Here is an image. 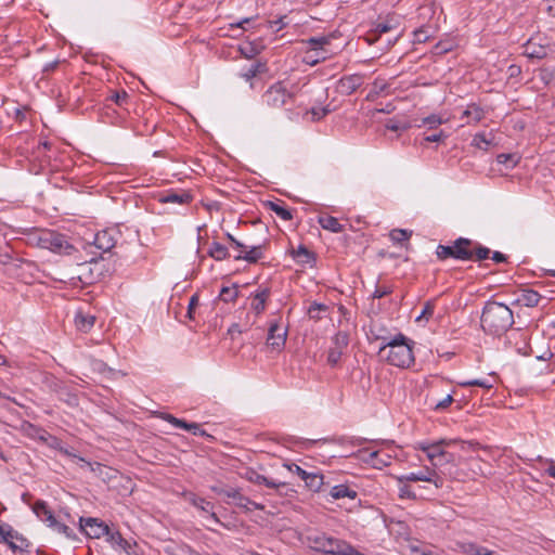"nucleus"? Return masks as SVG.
<instances>
[{
    "label": "nucleus",
    "mask_w": 555,
    "mask_h": 555,
    "mask_svg": "<svg viewBox=\"0 0 555 555\" xmlns=\"http://www.w3.org/2000/svg\"><path fill=\"white\" fill-rule=\"evenodd\" d=\"M485 333L501 336L514 324L513 311L504 304L487 301L480 317Z\"/></svg>",
    "instance_id": "obj_1"
},
{
    "label": "nucleus",
    "mask_w": 555,
    "mask_h": 555,
    "mask_svg": "<svg viewBox=\"0 0 555 555\" xmlns=\"http://www.w3.org/2000/svg\"><path fill=\"white\" fill-rule=\"evenodd\" d=\"M413 344L405 335L398 333L389 343L379 346L378 356L393 366L410 367L414 363Z\"/></svg>",
    "instance_id": "obj_2"
},
{
    "label": "nucleus",
    "mask_w": 555,
    "mask_h": 555,
    "mask_svg": "<svg viewBox=\"0 0 555 555\" xmlns=\"http://www.w3.org/2000/svg\"><path fill=\"white\" fill-rule=\"evenodd\" d=\"M306 539L309 547L315 552L330 555H352L354 553V547L351 544L324 532H310Z\"/></svg>",
    "instance_id": "obj_3"
},
{
    "label": "nucleus",
    "mask_w": 555,
    "mask_h": 555,
    "mask_svg": "<svg viewBox=\"0 0 555 555\" xmlns=\"http://www.w3.org/2000/svg\"><path fill=\"white\" fill-rule=\"evenodd\" d=\"M469 245L470 238L459 237L454 240L450 245L439 244L436 248V256L441 261L449 258L467 261L470 258V254L466 247Z\"/></svg>",
    "instance_id": "obj_4"
},
{
    "label": "nucleus",
    "mask_w": 555,
    "mask_h": 555,
    "mask_svg": "<svg viewBox=\"0 0 555 555\" xmlns=\"http://www.w3.org/2000/svg\"><path fill=\"white\" fill-rule=\"evenodd\" d=\"M447 119L442 118L441 115L431 114L421 119V122L416 127H426L429 131L424 133L423 140L425 142H441L444 141L449 135L443 130L438 129L440 125L444 124Z\"/></svg>",
    "instance_id": "obj_5"
},
{
    "label": "nucleus",
    "mask_w": 555,
    "mask_h": 555,
    "mask_svg": "<svg viewBox=\"0 0 555 555\" xmlns=\"http://www.w3.org/2000/svg\"><path fill=\"white\" fill-rule=\"evenodd\" d=\"M292 98H293V94L287 91L286 87L281 81L273 83L262 94L263 103H266L268 106L273 107V108L282 107Z\"/></svg>",
    "instance_id": "obj_6"
},
{
    "label": "nucleus",
    "mask_w": 555,
    "mask_h": 555,
    "mask_svg": "<svg viewBox=\"0 0 555 555\" xmlns=\"http://www.w3.org/2000/svg\"><path fill=\"white\" fill-rule=\"evenodd\" d=\"M40 242L44 248L53 253L69 255L74 246L69 244L66 236L56 232H47L40 237Z\"/></svg>",
    "instance_id": "obj_7"
},
{
    "label": "nucleus",
    "mask_w": 555,
    "mask_h": 555,
    "mask_svg": "<svg viewBox=\"0 0 555 555\" xmlns=\"http://www.w3.org/2000/svg\"><path fill=\"white\" fill-rule=\"evenodd\" d=\"M80 530L91 539H100L109 533L108 526L100 520L99 518L93 517H80L79 519Z\"/></svg>",
    "instance_id": "obj_8"
},
{
    "label": "nucleus",
    "mask_w": 555,
    "mask_h": 555,
    "mask_svg": "<svg viewBox=\"0 0 555 555\" xmlns=\"http://www.w3.org/2000/svg\"><path fill=\"white\" fill-rule=\"evenodd\" d=\"M456 441L453 440H446L441 439L436 442H418L416 444V449L421 450L426 453L428 460L435 461L439 456H448V451H446V448L451 447L455 444Z\"/></svg>",
    "instance_id": "obj_9"
},
{
    "label": "nucleus",
    "mask_w": 555,
    "mask_h": 555,
    "mask_svg": "<svg viewBox=\"0 0 555 555\" xmlns=\"http://www.w3.org/2000/svg\"><path fill=\"white\" fill-rule=\"evenodd\" d=\"M225 498L231 499L235 506L244 512H250L253 509L263 511L264 506L260 503L251 501L249 498L242 494L238 488H228Z\"/></svg>",
    "instance_id": "obj_10"
},
{
    "label": "nucleus",
    "mask_w": 555,
    "mask_h": 555,
    "mask_svg": "<svg viewBox=\"0 0 555 555\" xmlns=\"http://www.w3.org/2000/svg\"><path fill=\"white\" fill-rule=\"evenodd\" d=\"M364 82V75L352 74L341 77L336 83V91L343 95H350Z\"/></svg>",
    "instance_id": "obj_11"
},
{
    "label": "nucleus",
    "mask_w": 555,
    "mask_h": 555,
    "mask_svg": "<svg viewBox=\"0 0 555 555\" xmlns=\"http://www.w3.org/2000/svg\"><path fill=\"white\" fill-rule=\"evenodd\" d=\"M286 336L287 331L282 330L278 321L270 322L267 336V345L269 347L280 350L285 345Z\"/></svg>",
    "instance_id": "obj_12"
},
{
    "label": "nucleus",
    "mask_w": 555,
    "mask_h": 555,
    "mask_svg": "<svg viewBox=\"0 0 555 555\" xmlns=\"http://www.w3.org/2000/svg\"><path fill=\"white\" fill-rule=\"evenodd\" d=\"M193 199V195L189 191L184 190H169L159 196V202L163 204H190Z\"/></svg>",
    "instance_id": "obj_13"
},
{
    "label": "nucleus",
    "mask_w": 555,
    "mask_h": 555,
    "mask_svg": "<svg viewBox=\"0 0 555 555\" xmlns=\"http://www.w3.org/2000/svg\"><path fill=\"white\" fill-rule=\"evenodd\" d=\"M543 300L547 301V298L540 295L537 291L526 288L520 292L518 298L515 300V304L533 308L539 306Z\"/></svg>",
    "instance_id": "obj_14"
},
{
    "label": "nucleus",
    "mask_w": 555,
    "mask_h": 555,
    "mask_svg": "<svg viewBox=\"0 0 555 555\" xmlns=\"http://www.w3.org/2000/svg\"><path fill=\"white\" fill-rule=\"evenodd\" d=\"M486 117V112L476 103H470L463 111L460 119H466V125H476Z\"/></svg>",
    "instance_id": "obj_15"
},
{
    "label": "nucleus",
    "mask_w": 555,
    "mask_h": 555,
    "mask_svg": "<svg viewBox=\"0 0 555 555\" xmlns=\"http://www.w3.org/2000/svg\"><path fill=\"white\" fill-rule=\"evenodd\" d=\"M243 477L246 480H248L255 485H264L266 487L272 488V489H279V488L285 486V482L271 480V479L267 478L266 476L260 475L253 468L247 469Z\"/></svg>",
    "instance_id": "obj_16"
},
{
    "label": "nucleus",
    "mask_w": 555,
    "mask_h": 555,
    "mask_svg": "<svg viewBox=\"0 0 555 555\" xmlns=\"http://www.w3.org/2000/svg\"><path fill=\"white\" fill-rule=\"evenodd\" d=\"M547 53H548V47L545 44L535 42L533 38H530L524 44V54L529 59L542 60V59L546 57Z\"/></svg>",
    "instance_id": "obj_17"
},
{
    "label": "nucleus",
    "mask_w": 555,
    "mask_h": 555,
    "mask_svg": "<svg viewBox=\"0 0 555 555\" xmlns=\"http://www.w3.org/2000/svg\"><path fill=\"white\" fill-rule=\"evenodd\" d=\"M367 337L371 341H380V345H386L393 338L390 332L378 322H373L370 325Z\"/></svg>",
    "instance_id": "obj_18"
},
{
    "label": "nucleus",
    "mask_w": 555,
    "mask_h": 555,
    "mask_svg": "<svg viewBox=\"0 0 555 555\" xmlns=\"http://www.w3.org/2000/svg\"><path fill=\"white\" fill-rule=\"evenodd\" d=\"M291 254L294 260L301 266L309 264L312 267L317 260L315 254L304 245H299L296 249H293Z\"/></svg>",
    "instance_id": "obj_19"
},
{
    "label": "nucleus",
    "mask_w": 555,
    "mask_h": 555,
    "mask_svg": "<svg viewBox=\"0 0 555 555\" xmlns=\"http://www.w3.org/2000/svg\"><path fill=\"white\" fill-rule=\"evenodd\" d=\"M362 452L367 453V457H364V461L375 468L380 469L391 463V456L388 453L382 451L367 452L366 450H363Z\"/></svg>",
    "instance_id": "obj_20"
},
{
    "label": "nucleus",
    "mask_w": 555,
    "mask_h": 555,
    "mask_svg": "<svg viewBox=\"0 0 555 555\" xmlns=\"http://www.w3.org/2000/svg\"><path fill=\"white\" fill-rule=\"evenodd\" d=\"M93 243L98 249H101L105 253L112 250V248H114L116 245L114 235L107 230L98 232Z\"/></svg>",
    "instance_id": "obj_21"
},
{
    "label": "nucleus",
    "mask_w": 555,
    "mask_h": 555,
    "mask_svg": "<svg viewBox=\"0 0 555 555\" xmlns=\"http://www.w3.org/2000/svg\"><path fill=\"white\" fill-rule=\"evenodd\" d=\"M470 254L467 261H482L490 257L491 250L478 242L470 240V245L466 247Z\"/></svg>",
    "instance_id": "obj_22"
},
{
    "label": "nucleus",
    "mask_w": 555,
    "mask_h": 555,
    "mask_svg": "<svg viewBox=\"0 0 555 555\" xmlns=\"http://www.w3.org/2000/svg\"><path fill=\"white\" fill-rule=\"evenodd\" d=\"M263 258V246L257 245L246 248L242 254L234 256L235 260H245L248 263H256Z\"/></svg>",
    "instance_id": "obj_23"
},
{
    "label": "nucleus",
    "mask_w": 555,
    "mask_h": 555,
    "mask_svg": "<svg viewBox=\"0 0 555 555\" xmlns=\"http://www.w3.org/2000/svg\"><path fill=\"white\" fill-rule=\"evenodd\" d=\"M269 296L270 289L268 287L260 288L255 293L251 309L256 314H260L264 311Z\"/></svg>",
    "instance_id": "obj_24"
},
{
    "label": "nucleus",
    "mask_w": 555,
    "mask_h": 555,
    "mask_svg": "<svg viewBox=\"0 0 555 555\" xmlns=\"http://www.w3.org/2000/svg\"><path fill=\"white\" fill-rule=\"evenodd\" d=\"M417 481H426L435 485L437 489L443 487V478L433 468L426 467L416 473Z\"/></svg>",
    "instance_id": "obj_25"
},
{
    "label": "nucleus",
    "mask_w": 555,
    "mask_h": 555,
    "mask_svg": "<svg viewBox=\"0 0 555 555\" xmlns=\"http://www.w3.org/2000/svg\"><path fill=\"white\" fill-rule=\"evenodd\" d=\"M266 206L273 212H275L282 220L289 221L293 219V214L284 205V202L278 199L275 202L268 201Z\"/></svg>",
    "instance_id": "obj_26"
},
{
    "label": "nucleus",
    "mask_w": 555,
    "mask_h": 555,
    "mask_svg": "<svg viewBox=\"0 0 555 555\" xmlns=\"http://www.w3.org/2000/svg\"><path fill=\"white\" fill-rule=\"evenodd\" d=\"M330 494L335 500H340L345 498L353 500L358 495L357 491L347 485H336L332 487Z\"/></svg>",
    "instance_id": "obj_27"
},
{
    "label": "nucleus",
    "mask_w": 555,
    "mask_h": 555,
    "mask_svg": "<svg viewBox=\"0 0 555 555\" xmlns=\"http://www.w3.org/2000/svg\"><path fill=\"white\" fill-rule=\"evenodd\" d=\"M319 224L324 229L333 233H340L344 230V225L333 216H321L319 217Z\"/></svg>",
    "instance_id": "obj_28"
},
{
    "label": "nucleus",
    "mask_w": 555,
    "mask_h": 555,
    "mask_svg": "<svg viewBox=\"0 0 555 555\" xmlns=\"http://www.w3.org/2000/svg\"><path fill=\"white\" fill-rule=\"evenodd\" d=\"M208 255L217 261H222L230 257L228 247L218 242L211 243V245L208 249Z\"/></svg>",
    "instance_id": "obj_29"
},
{
    "label": "nucleus",
    "mask_w": 555,
    "mask_h": 555,
    "mask_svg": "<svg viewBox=\"0 0 555 555\" xmlns=\"http://www.w3.org/2000/svg\"><path fill=\"white\" fill-rule=\"evenodd\" d=\"M95 318L93 315L83 314L82 312H78L75 317V325L76 327L87 333L94 325Z\"/></svg>",
    "instance_id": "obj_30"
},
{
    "label": "nucleus",
    "mask_w": 555,
    "mask_h": 555,
    "mask_svg": "<svg viewBox=\"0 0 555 555\" xmlns=\"http://www.w3.org/2000/svg\"><path fill=\"white\" fill-rule=\"evenodd\" d=\"M332 38V36L311 37L306 42L311 47L312 50H320L326 54L328 53L326 46L330 44Z\"/></svg>",
    "instance_id": "obj_31"
},
{
    "label": "nucleus",
    "mask_w": 555,
    "mask_h": 555,
    "mask_svg": "<svg viewBox=\"0 0 555 555\" xmlns=\"http://www.w3.org/2000/svg\"><path fill=\"white\" fill-rule=\"evenodd\" d=\"M389 85L384 79H375L372 83V89L366 95L367 101H375L382 93L386 92Z\"/></svg>",
    "instance_id": "obj_32"
},
{
    "label": "nucleus",
    "mask_w": 555,
    "mask_h": 555,
    "mask_svg": "<svg viewBox=\"0 0 555 555\" xmlns=\"http://www.w3.org/2000/svg\"><path fill=\"white\" fill-rule=\"evenodd\" d=\"M160 417L177 428L184 429L186 431L196 428V423H188L184 420L178 418L169 413H163Z\"/></svg>",
    "instance_id": "obj_33"
},
{
    "label": "nucleus",
    "mask_w": 555,
    "mask_h": 555,
    "mask_svg": "<svg viewBox=\"0 0 555 555\" xmlns=\"http://www.w3.org/2000/svg\"><path fill=\"white\" fill-rule=\"evenodd\" d=\"M9 547L15 553V552H28V548L30 547V543L28 540L23 538L17 531L16 537L14 539H11L7 543Z\"/></svg>",
    "instance_id": "obj_34"
},
{
    "label": "nucleus",
    "mask_w": 555,
    "mask_h": 555,
    "mask_svg": "<svg viewBox=\"0 0 555 555\" xmlns=\"http://www.w3.org/2000/svg\"><path fill=\"white\" fill-rule=\"evenodd\" d=\"M192 504L202 509L203 512L205 513H208L209 514V517L215 521V522H219V518L217 517L216 513L214 512V504L211 502H208L206 501L205 499H202V498H194L192 499Z\"/></svg>",
    "instance_id": "obj_35"
},
{
    "label": "nucleus",
    "mask_w": 555,
    "mask_h": 555,
    "mask_svg": "<svg viewBox=\"0 0 555 555\" xmlns=\"http://www.w3.org/2000/svg\"><path fill=\"white\" fill-rule=\"evenodd\" d=\"M306 487L314 492H318L323 486V475L311 472L304 479Z\"/></svg>",
    "instance_id": "obj_36"
},
{
    "label": "nucleus",
    "mask_w": 555,
    "mask_h": 555,
    "mask_svg": "<svg viewBox=\"0 0 555 555\" xmlns=\"http://www.w3.org/2000/svg\"><path fill=\"white\" fill-rule=\"evenodd\" d=\"M391 28V25L386 22L377 23L372 31L373 34L369 35L365 40L369 44H372L378 39V36L388 33Z\"/></svg>",
    "instance_id": "obj_37"
},
{
    "label": "nucleus",
    "mask_w": 555,
    "mask_h": 555,
    "mask_svg": "<svg viewBox=\"0 0 555 555\" xmlns=\"http://www.w3.org/2000/svg\"><path fill=\"white\" fill-rule=\"evenodd\" d=\"M328 310V306L320 302H312L308 308L307 314L313 321H319L322 319L321 313L326 312Z\"/></svg>",
    "instance_id": "obj_38"
},
{
    "label": "nucleus",
    "mask_w": 555,
    "mask_h": 555,
    "mask_svg": "<svg viewBox=\"0 0 555 555\" xmlns=\"http://www.w3.org/2000/svg\"><path fill=\"white\" fill-rule=\"evenodd\" d=\"M238 296V288L236 285L223 286L220 291L219 298L224 302H233Z\"/></svg>",
    "instance_id": "obj_39"
},
{
    "label": "nucleus",
    "mask_w": 555,
    "mask_h": 555,
    "mask_svg": "<svg viewBox=\"0 0 555 555\" xmlns=\"http://www.w3.org/2000/svg\"><path fill=\"white\" fill-rule=\"evenodd\" d=\"M459 548L466 555H481L482 551L485 550L483 546H480L474 542L459 543Z\"/></svg>",
    "instance_id": "obj_40"
},
{
    "label": "nucleus",
    "mask_w": 555,
    "mask_h": 555,
    "mask_svg": "<svg viewBox=\"0 0 555 555\" xmlns=\"http://www.w3.org/2000/svg\"><path fill=\"white\" fill-rule=\"evenodd\" d=\"M33 512L36 514V516L43 521L44 517H48L52 511L49 508L46 501L38 500L33 505Z\"/></svg>",
    "instance_id": "obj_41"
},
{
    "label": "nucleus",
    "mask_w": 555,
    "mask_h": 555,
    "mask_svg": "<svg viewBox=\"0 0 555 555\" xmlns=\"http://www.w3.org/2000/svg\"><path fill=\"white\" fill-rule=\"evenodd\" d=\"M264 70V64L260 63V62H256L254 64H251L248 68H246L242 74L241 76L245 79V80H250L253 79L254 77H256L258 74L262 73Z\"/></svg>",
    "instance_id": "obj_42"
},
{
    "label": "nucleus",
    "mask_w": 555,
    "mask_h": 555,
    "mask_svg": "<svg viewBox=\"0 0 555 555\" xmlns=\"http://www.w3.org/2000/svg\"><path fill=\"white\" fill-rule=\"evenodd\" d=\"M333 344L334 348L345 350L348 347L349 344V335L347 332L339 331L336 333V335L333 337Z\"/></svg>",
    "instance_id": "obj_43"
},
{
    "label": "nucleus",
    "mask_w": 555,
    "mask_h": 555,
    "mask_svg": "<svg viewBox=\"0 0 555 555\" xmlns=\"http://www.w3.org/2000/svg\"><path fill=\"white\" fill-rule=\"evenodd\" d=\"M459 385L461 387H480L485 389H491L493 387V384H491L488 379L481 378V379H468V380H462L459 382Z\"/></svg>",
    "instance_id": "obj_44"
},
{
    "label": "nucleus",
    "mask_w": 555,
    "mask_h": 555,
    "mask_svg": "<svg viewBox=\"0 0 555 555\" xmlns=\"http://www.w3.org/2000/svg\"><path fill=\"white\" fill-rule=\"evenodd\" d=\"M16 537V531L8 524L0 522V543H8L11 539Z\"/></svg>",
    "instance_id": "obj_45"
},
{
    "label": "nucleus",
    "mask_w": 555,
    "mask_h": 555,
    "mask_svg": "<svg viewBox=\"0 0 555 555\" xmlns=\"http://www.w3.org/2000/svg\"><path fill=\"white\" fill-rule=\"evenodd\" d=\"M435 311V301L428 300L425 302L424 308L421 314L416 318V322H421L422 320L428 321Z\"/></svg>",
    "instance_id": "obj_46"
},
{
    "label": "nucleus",
    "mask_w": 555,
    "mask_h": 555,
    "mask_svg": "<svg viewBox=\"0 0 555 555\" xmlns=\"http://www.w3.org/2000/svg\"><path fill=\"white\" fill-rule=\"evenodd\" d=\"M499 164L506 165L508 168H514L519 160L516 154H500L496 157Z\"/></svg>",
    "instance_id": "obj_47"
},
{
    "label": "nucleus",
    "mask_w": 555,
    "mask_h": 555,
    "mask_svg": "<svg viewBox=\"0 0 555 555\" xmlns=\"http://www.w3.org/2000/svg\"><path fill=\"white\" fill-rule=\"evenodd\" d=\"M390 238L395 243H402L404 241H408L411 236V232H408L406 230L402 229H395L389 234Z\"/></svg>",
    "instance_id": "obj_48"
},
{
    "label": "nucleus",
    "mask_w": 555,
    "mask_h": 555,
    "mask_svg": "<svg viewBox=\"0 0 555 555\" xmlns=\"http://www.w3.org/2000/svg\"><path fill=\"white\" fill-rule=\"evenodd\" d=\"M386 129L390 130V131H405L410 128V124L408 122H400L398 120H395V119H389L386 125H385Z\"/></svg>",
    "instance_id": "obj_49"
},
{
    "label": "nucleus",
    "mask_w": 555,
    "mask_h": 555,
    "mask_svg": "<svg viewBox=\"0 0 555 555\" xmlns=\"http://www.w3.org/2000/svg\"><path fill=\"white\" fill-rule=\"evenodd\" d=\"M453 401H454L453 396L452 395H448L442 400H440V401L436 402L435 404H433L431 409L434 411H436V412L444 411V410H447L452 404Z\"/></svg>",
    "instance_id": "obj_50"
},
{
    "label": "nucleus",
    "mask_w": 555,
    "mask_h": 555,
    "mask_svg": "<svg viewBox=\"0 0 555 555\" xmlns=\"http://www.w3.org/2000/svg\"><path fill=\"white\" fill-rule=\"evenodd\" d=\"M472 144L478 149H487L491 141L487 139L483 132H479L474 135Z\"/></svg>",
    "instance_id": "obj_51"
},
{
    "label": "nucleus",
    "mask_w": 555,
    "mask_h": 555,
    "mask_svg": "<svg viewBox=\"0 0 555 555\" xmlns=\"http://www.w3.org/2000/svg\"><path fill=\"white\" fill-rule=\"evenodd\" d=\"M331 111L332 109L328 108V106H323V107H312L309 111V113L312 116V120L318 121V120H321L323 117H325L327 114H330Z\"/></svg>",
    "instance_id": "obj_52"
},
{
    "label": "nucleus",
    "mask_w": 555,
    "mask_h": 555,
    "mask_svg": "<svg viewBox=\"0 0 555 555\" xmlns=\"http://www.w3.org/2000/svg\"><path fill=\"white\" fill-rule=\"evenodd\" d=\"M454 462V455L450 452H448V456H439L437 460L431 461V465L437 468H442L443 466L453 463Z\"/></svg>",
    "instance_id": "obj_53"
},
{
    "label": "nucleus",
    "mask_w": 555,
    "mask_h": 555,
    "mask_svg": "<svg viewBox=\"0 0 555 555\" xmlns=\"http://www.w3.org/2000/svg\"><path fill=\"white\" fill-rule=\"evenodd\" d=\"M343 350L340 349H337V348H334L332 347L330 350H328V354H327V362L334 366L336 365L340 358H341V354H343Z\"/></svg>",
    "instance_id": "obj_54"
},
{
    "label": "nucleus",
    "mask_w": 555,
    "mask_h": 555,
    "mask_svg": "<svg viewBox=\"0 0 555 555\" xmlns=\"http://www.w3.org/2000/svg\"><path fill=\"white\" fill-rule=\"evenodd\" d=\"M108 537V541L112 543L113 546H121L122 544H126V539L122 538L120 532L115 531L106 534Z\"/></svg>",
    "instance_id": "obj_55"
},
{
    "label": "nucleus",
    "mask_w": 555,
    "mask_h": 555,
    "mask_svg": "<svg viewBox=\"0 0 555 555\" xmlns=\"http://www.w3.org/2000/svg\"><path fill=\"white\" fill-rule=\"evenodd\" d=\"M128 93L126 91L121 92H115L109 96V100H112L114 103H116L118 106H122L127 100H128Z\"/></svg>",
    "instance_id": "obj_56"
},
{
    "label": "nucleus",
    "mask_w": 555,
    "mask_h": 555,
    "mask_svg": "<svg viewBox=\"0 0 555 555\" xmlns=\"http://www.w3.org/2000/svg\"><path fill=\"white\" fill-rule=\"evenodd\" d=\"M53 530L57 531L61 534H64L68 539L75 538V534H74L73 530L68 526H66L65 524H62L60 521L53 528Z\"/></svg>",
    "instance_id": "obj_57"
},
{
    "label": "nucleus",
    "mask_w": 555,
    "mask_h": 555,
    "mask_svg": "<svg viewBox=\"0 0 555 555\" xmlns=\"http://www.w3.org/2000/svg\"><path fill=\"white\" fill-rule=\"evenodd\" d=\"M198 296L196 294H194L191 298H190V301H189V306H188V318L191 319V320H194V311L195 309L197 308L198 306Z\"/></svg>",
    "instance_id": "obj_58"
},
{
    "label": "nucleus",
    "mask_w": 555,
    "mask_h": 555,
    "mask_svg": "<svg viewBox=\"0 0 555 555\" xmlns=\"http://www.w3.org/2000/svg\"><path fill=\"white\" fill-rule=\"evenodd\" d=\"M122 551H125L128 555H140L138 550H139V546L137 544V542H129L128 540H126V544H122L121 546H119Z\"/></svg>",
    "instance_id": "obj_59"
},
{
    "label": "nucleus",
    "mask_w": 555,
    "mask_h": 555,
    "mask_svg": "<svg viewBox=\"0 0 555 555\" xmlns=\"http://www.w3.org/2000/svg\"><path fill=\"white\" fill-rule=\"evenodd\" d=\"M46 444L51 448V449H54V450H57L61 449V446L63 444L62 440L59 439L57 437L55 436H52V435H47V438H46Z\"/></svg>",
    "instance_id": "obj_60"
},
{
    "label": "nucleus",
    "mask_w": 555,
    "mask_h": 555,
    "mask_svg": "<svg viewBox=\"0 0 555 555\" xmlns=\"http://www.w3.org/2000/svg\"><path fill=\"white\" fill-rule=\"evenodd\" d=\"M392 293V288L390 286H376L375 291L372 294V298H382L386 295Z\"/></svg>",
    "instance_id": "obj_61"
},
{
    "label": "nucleus",
    "mask_w": 555,
    "mask_h": 555,
    "mask_svg": "<svg viewBox=\"0 0 555 555\" xmlns=\"http://www.w3.org/2000/svg\"><path fill=\"white\" fill-rule=\"evenodd\" d=\"M452 43L451 42H444L440 41L435 46V54H444L452 50Z\"/></svg>",
    "instance_id": "obj_62"
},
{
    "label": "nucleus",
    "mask_w": 555,
    "mask_h": 555,
    "mask_svg": "<svg viewBox=\"0 0 555 555\" xmlns=\"http://www.w3.org/2000/svg\"><path fill=\"white\" fill-rule=\"evenodd\" d=\"M227 238L229 240L230 244L232 247H234L235 249L240 250V254L243 253V250H245L247 248V246L245 244H243L242 242H240L238 240H236L232 234L230 233H227Z\"/></svg>",
    "instance_id": "obj_63"
},
{
    "label": "nucleus",
    "mask_w": 555,
    "mask_h": 555,
    "mask_svg": "<svg viewBox=\"0 0 555 555\" xmlns=\"http://www.w3.org/2000/svg\"><path fill=\"white\" fill-rule=\"evenodd\" d=\"M172 555H199V553L189 546H181Z\"/></svg>",
    "instance_id": "obj_64"
}]
</instances>
